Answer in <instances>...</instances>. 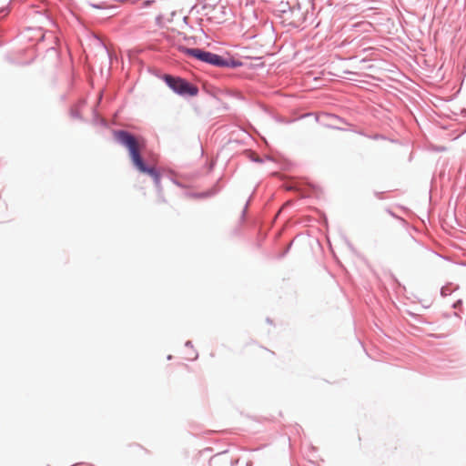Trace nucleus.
I'll use <instances>...</instances> for the list:
<instances>
[{
	"instance_id": "f257e3e1",
	"label": "nucleus",
	"mask_w": 466,
	"mask_h": 466,
	"mask_svg": "<svg viewBox=\"0 0 466 466\" xmlns=\"http://www.w3.org/2000/svg\"><path fill=\"white\" fill-rule=\"evenodd\" d=\"M114 137L117 142L127 147L134 167L139 172L149 175L154 179L156 186L159 187L160 174L155 167H147L141 157V150L146 145L145 139L141 137H136L125 130L115 131Z\"/></svg>"
},
{
	"instance_id": "f03ea898",
	"label": "nucleus",
	"mask_w": 466,
	"mask_h": 466,
	"mask_svg": "<svg viewBox=\"0 0 466 466\" xmlns=\"http://www.w3.org/2000/svg\"><path fill=\"white\" fill-rule=\"evenodd\" d=\"M164 80L167 85L176 93L181 96H197L198 88L181 77H175L170 75H165Z\"/></svg>"
},
{
	"instance_id": "7ed1b4c3",
	"label": "nucleus",
	"mask_w": 466,
	"mask_h": 466,
	"mask_svg": "<svg viewBox=\"0 0 466 466\" xmlns=\"http://www.w3.org/2000/svg\"><path fill=\"white\" fill-rule=\"evenodd\" d=\"M187 54L189 56L196 57L201 61L212 64V65H219L220 64V56L209 52H206L203 50H200L198 48H191L187 49Z\"/></svg>"
},
{
	"instance_id": "20e7f679",
	"label": "nucleus",
	"mask_w": 466,
	"mask_h": 466,
	"mask_svg": "<svg viewBox=\"0 0 466 466\" xmlns=\"http://www.w3.org/2000/svg\"><path fill=\"white\" fill-rule=\"evenodd\" d=\"M273 355H274L273 351H271L266 348H263V347L257 348L256 351H255V356L258 360L270 359Z\"/></svg>"
},
{
	"instance_id": "39448f33",
	"label": "nucleus",
	"mask_w": 466,
	"mask_h": 466,
	"mask_svg": "<svg viewBox=\"0 0 466 466\" xmlns=\"http://www.w3.org/2000/svg\"><path fill=\"white\" fill-rule=\"evenodd\" d=\"M223 460L219 457H215L211 461V466H220L223 463Z\"/></svg>"
}]
</instances>
